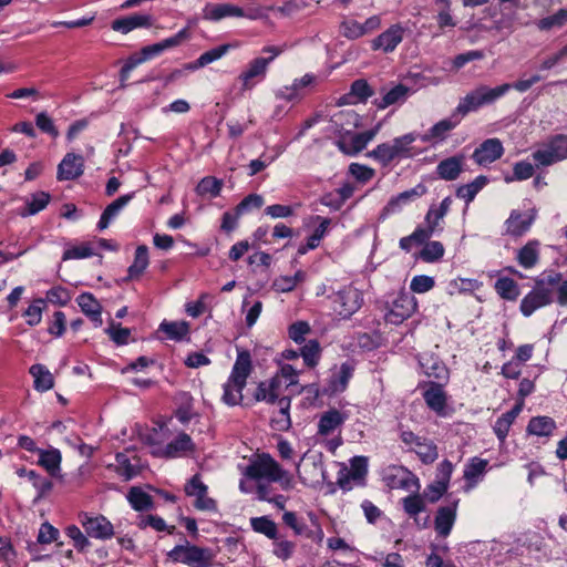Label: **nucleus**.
I'll use <instances>...</instances> for the list:
<instances>
[{
    "label": "nucleus",
    "mask_w": 567,
    "mask_h": 567,
    "mask_svg": "<svg viewBox=\"0 0 567 567\" xmlns=\"http://www.w3.org/2000/svg\"><path fill=\"white\" fill-rule=\"evenodd\" d=\"M150 264L148 260V248L145 245H141L135 250L134 261L128 267V279L138 278Z\"/></svg>",
    "instance_id": "79ce46f5"
},
{
    "label": "nucleus",
    "mask_w": 567,
    "mask_h": 567,
    "mask_svg": "<svg viewBox=\"0 0 567 567\" xmlns=\"http://www.w3.org/2000/svg\"><path fill=\"white\" fill-rule=\"evenodd\" d=\"M190 38L188 28H184L175 35L167 38L161 42L143 47L140 54H134L136 61L141 64L154 56L162 54L165 50L181 45L185 40Z\"/></svg>",
    "instance_id": "1a4fd4ad"
},
{
    "label": "nucleus",
    "mask_w": 567,
    "mask_h": 567,
    "mask_svg": "<svg viewBox=\"0 0 567 567\" xmlns=\"http://www.w3.org/2000/svg\"><path fill=\"white\" fill-rule=\"evenodd\" d=\"M504 154V147L502 142L496 138L485 140L473 153V159L478 165L491 164Z\"/></svg>",
    "instance_id": "dca6fc26"
},
{
    "label": "nucleus",
    "mask_w": 567,
    "mask_h": 567,
    "mask_svg": "<svg viewBox=\"0 0 567 567\" xmlns=\"http://www.w3.org/2000/svg\"><path fill=\"white\" fill-rule=\"evenodd\" d=\"M126 498L132 508L137 512H145L154 508L152 496L140 486H132L128 489Z\"/></svg>",
    "instance_id": "e433bc0d"
},
{
    "label": "nucleus",
    "mask_w": 567,
    "mask_h": 567,
    "mask_svg": "<svg viewBox=\"0 0 567 567\" xmlns=\"http://www.w3.org/2000/svg\"><path fill=\"white\" fill-rule=\"evenodd\" d=\"M488 461L480 457H472L465 465L463 477L466 481V489H472L486 473Z\"/></svg>",
    "instance_id": "bb28decb"
},
{
    "label": "nucleus",
    "mask_w": 567,
    "mask_h": 567,
    "mask_svg": "<svg viewBox=\"0 0 567 567\" xmlns=\"http://www.w3.org/2000/svg\"><path fill=\"white\" fill-rule=\"evenodd\" d=\"M300 355L308 368H315L321 355V348L317 340H309L301 349Z\"/></svg>",
    "instance_id": "864d4df0"
},
{
    "label": "nucleus",
    "mask_w": 567,
    "mask_h": 567,
    "mask_svg": "<svg viewBox=\"0 0 567 567\" xmlns=\"http://www.w3.org/2000/svg\"><path fill=\"white\" fill-rule=\"evenodd\" d=\"M463 156L447 157L437 164L436 174L441 179L455 181L463 171Z\"/></svg>",
    "instance_id": "cd10ccee"
},
{
    "label": "nucleus",
    "mask_w": 567,
    "mask_h": 567,
    "mask_svg": "<svg viewBox=\"0 0 567 567\" xmlns=\"http://www.w3.org/2000/svg\"><path fill=\"white\" fill-rule=\"evenodd\" d=\"M169 559L189 567H212L213 555L208 548L196 545H177L168 553Z\"/></svg>",
    "instance_id": "423d86ee"
},
{
    "label": "nucleus",
    "mask_w": 567,
    "mask_h": 567,
    "mask_svg": "<svg viewBox=\"0 0 567 567\" xmlns=\"http://www.w3.org/2000/svg\"><path fill=\"white\" fill-rule=\"evenodd\" d=\"M372 95H374V91L370 84L365 80L359 79L352 82L350 92L343 96V100H346L344 103L355 104L365 102Z\"/></svg>",
    "instance_id": "c9c22d12"
},
{
    "label": "nucleus",
    "mask_w": 567,
    "mask_h": 567,
    "mask_svg": "<svg viewBox=\"0 0 567 567\" xmlns=\"http://www.w3.org/2000/svg\"><path fill=\"white\" fill-rule=\"evenodd\" d=\"M539 241L533 239L524 245L520 249H518L516 255L518 265L525 269L535 267L539 261Z\"/></svg>",
    "instance_id": "7c9ffc66"
},
{
    "label": "nucleus",
    "mask_w": 567,
    "mask_h": 567,
    "mask_svg": "<svg viewBox=\"0 0 567 567\" xmlns=\"http://www.w3.org/2000/svg\"><path fill=\"white\" fill-rule=\"evenodd\" d=\"M331 298L334 305V310L342 318H350L361 308L363 302L361 292L351 285L334 292Z\"/></svg>",
    "instance_id": "6e6552de"
},
{
    "label": "nucleus",
    "mask_w": 567,
    "mask_h": 567,
    "mask_svg": "<svg viewBox=\"0 0 567 567\" xmlns=\"http://www.w3.org/2000/svg\"><path fill=\"white\" fill-rule=\"evenodd\" d=\"M38 464L42 466L51 476L55 477L60 473L62 455L58 449L38 450Z\"/></svg>",
    "instance_id": "c756f323"
},
{
    "label": "nucleus",
    "mask_w": 567,
    "mask_h": 567,
    "mask_svg": "<svg viewBox=\"0 0 567 567\" xmlns=\"http://www.w3.org/2000/svg\"><path fill=\"white\" fill-rule=\"evenodd\" d=\"M50 199L49 193L38 192L33 194L31 200L27 203L25 208L21 212V216L27 217L38 214L48 206Z\"/></svg>",
    "instance_id": "603ef678"
},
{
    "label": "nucleus",
    "mask_w": 567,
    "mask_h": 567,
    "mask_svg": "<svg viewBox=\"0 0 567 567\" xmlns=\"http://www.w3.org/2000/svg\"><path fill=\"white\" fill-rule=\"evenodd\" d=\"M534 175V166L525 161H520L514 164L513 176L505 177L507 183L513 181H525Z\"/></svg>",
    "instance_id": "338daca9"
},
{
    "label": "nucleus",
    "mask_w": 567,
    "mask_h": 567,
    "mask_svg": "<svg viewBox=\"0 0 567 567\" xmlns=\"http://www.w3.org/2000/svg\"><path fill=\"white\" fill-rule=\"evenodd\" d=\"M76 302L83 313H85L95 327H100L103 323L102 320V307L100 302L90 292H83L78 296Z\"/></svg>",
    "instance_id": "393cba45"
},
{
    "label": "nucleus",
    "mask_w": 567,
    "mask_h": 567,
    "mask_svg": "<svg viewBox=\"0 0 567 567\" xmlns=\"http://www.w3.org/2000/svg\"><path fill=\"white\" fill-rule=\"evenodd\" d=\"M252 370L250 353L246 350L239 351L233 365L230 375L224 384V393L221 401L235 406L241 403L244 395L243 390L247 384V379Z\"/></svg>",
    "instance_id": "f03ea898"
},
{
    "label": "nucleus",
    "mask_w": 567,
    "mask_h": 567,
    "mask_svg": "<svg viewBox=\"0 0 567 567\" xmlns=\"http://www.w3.org/2000/svg\"><path fill=\"white\" fill-rule=\"evenodd\" d=\"M85 534L96 539H110L114 535L112 523L103 515L89 516L86 513L80 515Z\"/></svg>",
    "instance_id": "9d476101"
},
{
    "label": "nucleus",
    "mask_w": 567,
    "mask_h": 567,
    "mask_svg": "<svg viewBox=\"0 0 567 567\" xmlns=\"http://www.w3.org/2000/svg\"><path fill=\"white\" fill-rule=\"evenodd\" d=\"M250 526L254 532L262 534L269 539H277L278 527L277 524L268 516L250 518Z\"/></svg>",
    "instance_id": "49530a36"
},
{
    "label": "nucleus",
    "mask_w": 567,
    "mask_h": 567,
    "mask_svg": "<svg viewBox=\"0 0 567 567\" xmlns=\"http://www.w3.org/2000/svg\"><path fill=\"white\" fill-rule=\"evenodd\" d=\"M153 23L154 19L151 14L133 13L113 20L111 23V28L113 31L127 34L128 32L138 28H151Z\"/></svg>",
    "instance_id": "f3484780"
},
{
    "label": "nucleus",
    "mask_w": 567,
    "mask_h": 567,
    "mask_svg": "<svg viewBox=\"0 0 567 567\" xmlns=\"http://www.w3.org/2000/svg\"><path fill=\"white\" fill-rule=\"evenodd\" d=\"M44 308L45 300L42 298L35 299L23 312L27 324L30 327L38 326L41 322Z\"/></svg>",
    "instance_id": "680f3d73"
},
{
    "label": "nucleus",
    "mask_w": 567,
    "mask_h": 567,
    "mask_svg": "<svg viewBox=\"0 0 567 567\" xmlns=\"http://www.w3.org/2000/svg\"><path fill=\"white\" fill-rule=\"evenodd\" d=\"M30 373L34 378V388L39 391H48L53 388L54 379L52 373L42 364H33Z\"/></svg>",
    "instance_id": "ea45409f"
},
{
    "label": "nucleus",
    "mask_w": 567,
    "mask_h": 567,
    "mask_svg": "<svg viewBox=\"0 0 567 567\" xmlns=\"http://www.w3.org/2000/svg\"><path fill=\"white\" fill-rule=\"evenodd\" d=\"M381 124H378L375 127L368 130L365 132L355 133L351 135L349 138H342L338 142V147L347 155H357L361 151H363L368 143L374 138L380 130Z\"/></svg>",
    "instance_id": "4468645a"
},
{
    "label": "nucleus",
    "mask_w": 567,
    "mask_h": 567,
    "mask_svg": "<svg viewBox=\"0 0 567 567\" xmlns=\"http://www.w3.org/2000/svg\"><path fill=\"white\" fill-rule=\"evenodd\" d=\"M488 179L486 176L480 175L474 181L468 184L461 185L456 188V196L463 199L466 206L470 205L475 198V196L483 189V187L487 184Z\"/></svg>",
    "instance_id": "4c0bfd02"
},
{
    "label": "nucleus",
    "mask_w": 567,
    "mask_h": 567,
    "mask_svg": "<svg viewBox=\"0 0 567 567\" xmlns=\"http://www.w3.org/2000/svg\"><path fill=\"white\" fill-rule=\"evenodd\" d=\"M461 122V118L453 112L447 118H443L435 123L426 133L419 134L423 143L436 145L444 142L450 132L453 131Z\"/></svg>",
    "instance_id": "9b49d317"
},
{
    "label": "nucleus",
    "mask_w": 567,
    "mask_h": 567,
    "mask_svg": "<svg viewBox=\"0 0 567 567\" xmlns=\"http://www.w3.org/2000/svg\"><path fill=\"white\" fill-rule=\"evenodd\" d=\"M423 399L430 410L435 412L439 416L446 415L447 395L443 389V384L431 381L426 383L423 391Z\"/></svg>",
    "instance_id": "ddd939ff"
},
{
    "label": "nucleus",
    "mask_w": 567,
    "mask_h": 567,
    "mask_svg": "<svg viewBox=\"0 0 567 567\" xmlns=\"http://www.w3.org/2000/svg\"><path fill=\"white\" fill-rule=\"evenodd\" d=\"M458 501H454L447 506H441L436 511L434 518V528L441 537H447L456 520Z\"/></svg>",
    "instance_id": "aec40b11"
},
{
    "label": "nucleus",
    "mask_w": 567,
    "mask_h": 567,
    "mask_svg": "<svg viewBox=\"0 0 567 567\" xmlns=\"http://www.w3.org/2000/svg\"><path fill=\"white\" fill-rule=\"evenodd\" d=\"M269 60L265 58H256L251 60L246 70H244L238 79L241 82L243 90H251L259 81H262L268 71Z\"/></svg>",
    "instance_id": "f8f14e48"
},
{
    "label": "nucleus",
    "mask_w": 567,
    "mask_h": 567,
    "mask_svg": "<svg viewBox=\"0 0 567 567\" xmlns=\"http://www.w3.org/2000/svg\"><path fill=\"white\" fill-rule=\"evenodd\" d=\"M310 332V326L307 321H297L292 323L288 329L289 338L296 343H302L306 341V336Z\"/></svg>",
    "instance_id": "774afa93"
},
{
    "label": "nucleus",
    "mask_w": 567,
    "mask_h": 567,
    "mask_svg": "<svg viewBox=\"0 0 567 567\" xmlns=\"http://www.w3.org/2000/svg\"><path fill=\"white\" fill-rule=\"evenodd\" d=\"M243 474L254 481L280 482L284 489L291 487L288 473L269 454H258L243 471Z\"/></svg>",
    "instance_id": "7ed1b4c3"
},
{
    "label": "nucleus",
    "mask_w": 567,
    "mask_h": 567,
    "mask_svg": "<svg viewBox=\"0 0 567 567\" xmlns=\"http://www.w3.org/2000/svg\"><path fill=\"white\" fill-rule=\"evenodd\" d=\"M230 49V44H221L219 47L213 48L203 54L196 60V66H206L209 63H213L220 58H223Z\"/></svg>",
    "instance_id": "69168bd1"
},
{
    "label": "nucleus",
    "mask_w": 567,
    "mask_h": 567,
    "mask_svg": "<svg viewBox=\"0 0 567 567\" xmlns=\"http://www.w3.org/2000/svg\"><path fill=\"white\" fill-rule=\"evenodd\" d=\"M17 475L19 477H27L32 483L33 487L38 492L37 496L39 498L49 494L53 488V483L50 480L41 476L33 470H27L25 467L18 468Z\"/></svg>",
    "instance_id": "f704fd0d"
},
{
    "label": "nucleus",
    "mask_w": 567,
    "mask_h": 567,
    "mask_svg": "<svg viewBox=\"0 0 567 567\" xmlns=\"http://www.w3.org/2000/svg\"><path fill=\"white\" fill-rule=\"evenodd\" d=\"M64 533L73 542V546L78 551L83 553L91 546L89 536L82 533L76 525L66 526Z\"/></svg>",
    "instance_id": "13d9d810"
},
{
    "label": "nucleus",
    "mask_w": 567,
    "mask_h": 567,
    "mask_svg": "<svg viewBox=\"0 0 567 567\" xmlns=\"http://www.w3.org/2000/svg\"><path fill=\"white\" fill-rule=\"evenodd\" d=\"M352 372L353 369L350 364L342 363L340 369L330 375L328 386L322 391V393L331 395L344 391L352 377Z\"/></svg>",
    "instance_id": "b1692460"
},
{
    "label": "nucleus",
    "mask_w": 567,
    "mask_h": 567,
    "mask_svg": "<svg viewBox=\"0 0 567 567\" xmlns=\"http://www.w3.org/2000/svg\"><path fill=\"white\" fill-rule=\"evenodd\" d=\"M282 522L286 526L290 527L296 535L312 537L311 529L308 528L307 524L300 519L295 512H285Z\"/></svg>",
    "instance_id": "5fc2aeb1"
},
{
    "label": "nucleus",
    "mask_w": 567,
    "mask_h": 567,
    "mask_svg": "<svg viewBox=\"0 0 567 567\" xmlns=\"http://www.w3.org/2000/svg\"><path fill=\"white\" fill-rule=\"evenodd\" d=\"M413 451L424 464H432L439 456L437 447L433 441L424 439Z\"/></svg>",
    "instance_id": "bf43d9fd"
},
{
    "label": "nucleus",
    "mask_w": 567,
    "mask_h": 567,
    "mask_svg": "<svg viewBox=\"0 0 567 567\" xmlns=\"http://www.w3.org/2000/svg\"><path fill=\"white\" fill-rule=\"evenodd\" d=\"M404 29L400 24H393L371 42L373 50L392 52L403 40Z\"/></svg>",
    "instance_id": "6ab92c4d"
},
{
    "label": "nucleus",
    "mask_w": 567,
    "mask_h": 567,
    "mask_svg": "<svg viewBox=\"0 0 567 567\" xmlns=\"http://www.w3.org/2000/svg\"><path fill=\"white\" fill-rule=\"evenodd\" d=\"M194 451L195 444L192 437L188 434L182 432L173 441L165 445L162 454L167 458H176Z\"/></svg>",
    "instance_id": "5701e85b"
},
{
    "label": "nucleus",
    "mask_w": 567,
    "mask_h": 567,
    "mask_svg": "<svg viewBox=\"0 0 567 567\" xmlns=\"http://www.w3.org/2000/svg\"><path fill=\"white\" fill-rule=\"evenodd\" d=\"M116 473L124 478V481H130L134 476L137 475L138 471L136 467L130 462V458L124 453H117L116 456Z\"/></svg>",
    "instance_id": "0e129e2a"
},
{
    "label": "nucleus",
    "mask_w": 567,
    "mask_h": 567,
    "mask_svg": "<svg viewBox=\"0 0 567 567\" xmlns=\"http://www.w3.org/2000/svg\"><path fill=\"white\" fill-rule=\"evenodd\" d=\"M279 411L278 416L271 420L272 424L277 430H287L291 425L289 409H290V398L282 396L277 400Z\"/></svg>",
    "instance_id": "3c124183"
},
{
    "label": "nucleus",
    "mask_w": 567,
    "mask_h": 567,
    "mask_svg": "<svg viewBox=\"0 0 567 567\" xmlns=\"http://www.w3.org/2000/svg\"><path fill=\"white\" fill-rule=\"evenodd\" d=\"M420 138L419 133L410 132L392 140L398 158H410L414 156L412 144Z\"/></svg>",
    "instance_id": "58836bf2"
},
{
    "label": "nucleus",
    "mask_w": 567,
    "mask_h": 567,
    "mask_svg": "<svg viewBox=\"0 0 567 567\" xmlns=\"http://www.w3.org/2000/svg\"><path fill=\"white\" fill-rule=\"evenodd\" d=\"M561 280V272L547 270L535 278L533 289L522 299L519 310L530 317L536 310L554 302L555 289Z\"/></svg>",
    "instance_id": "f257e3e1"
},
{
    "label": "nucleus",
    "mask_w": 567,
    "mask_h": 567,
    "mask_svg": "<svg viewBox=\"0 0 567 567\" xmlns=\"http://www.w3.org/2000/svg\"><path fill=\"white\" fill-rule=\"evenodd\" d=\"M278 385L279 382L276 379L269 382H260L256 389L255 399L271 404L275 403L279 399L277 393Z\"/></svg>",
    "instance_id": "09e8293b"
},
{
    "label": "nucleus",
    "mask_w": 567,
    "mask_h": 567,
    "mask_svg": "<svg viewBox=\"0 0 567 567\" xmlns=\"http://www.w3.org/2000/svg\"><path fill=\"white\" fill-rule=\"evenodd\" d=\"M159 331L171 340L181 341L189 333V324L186 321H163Z\"/></svg>",
    "instance_id": "c03bdc74"
},
{
    "label": "nucleus",
    "mask_w": 567,
    "mask_h": 567,
    "mask_svg": "<svg viewBox=\"0 0 567 567\" xmlns=\"http://www.w3.org/2000/svg\"><path fill=\"white\" fill-rule=\"evenodd\" d=\"M416 300L413 296L401 292L386 307L384 320L386 323L401 324L416 311Z\"/></svg>",
    "instance_id": "0eeeda50"
},
{
    "label": "nucleus",
    "mask_w": 567,
    "mask_h": 567,
    "mask_svg": "<svg viewBox=\"0 0 567 567\" xmlns=\"http://www.w3.org/2000/svg\"><path fill=\"white\" fill-rule=\"evenodd\" d=\"M368 155L384 167L390 165L393 161L399 159L392 143L379 144Z\"/></svg>",
    "instance_id": "de8ad7c7"
},
{
    "label": "nucleus",
    "mask_w": 567,
    "mask_h": 567,
    "mask_svg": "<svg viewBox=\"0 0 567 567\" xmlns=\"http://www.w3.org/2000/svg\"><path fill=\"white\" fill-rule=\"evenodd\" d=\"M411 485L415 487V493L412 495H409L402 499L403 509L404 512L411 516L414 517L419 515L421 512L425 509V503L423 499V496H421L417 491L420 488L419 480L414 476H412L409 480H404L401 483L402 487L410 488Z\"/></svg>",
    "instance_id": "412c9836"
},
{
    "label": "nucleus",
    "mask_w": 567,
    "mask_h": 567,
    "mask_svg": "<svg viewBox=\"0 0 567 567\" xmlns=\"http://www.w3.org/2000/svg\"><path fill=\"white\" fill-rule=\"evenodd\" d=\"M567 23V9H559L556 13L540 19L537 22L539 30L548 31L554 28H561Z\"/></svg>",
    "instance_id": "052dcab7"
},
{
    "label": "nucleus",
    "mask_w": 567,
    "mask_h": 567,
    "mask_svg": "<svg viewBox=\"0 0 567 567\" xmlns=\"http://www.w3.org/2000/svg\"><path fill=\"white\" fill-rule=\"evenodd\" d=\"M223 188V181L214 176H206L199 181L196 186V193L199 196L209 195L210 197L219 196Z\"/></svg>",
    "instance_id": "8fccbe9b"
},
{
    "label": "nucleus",
    "mask_w": 567,
    "mask_h": 567,
    "mask_svg": "<svg viewBox=\"0 0 567 567\" xmlns=\"http://www.w3.org/2000/svg\"><path fill=\"white\" fill-rule=\"evenodd\" d=\"M494 288L499 297L505 300L514 301L519 296L518 284L509 277L498 278L494 285Z\"/></svg>",
    "instance_id": "a18cd8bd"
},
{
    "label": "nucleus",
    "mask_w": 567,
    "mask_h": 567,
    "mask_svg": "<svg viewBox=\"0 0 567 567\" xmlns=\"http://www.w3.org/2000/svg\"><path fill=\"white\" fill-rule=\"evenodd\" d=\"M132 198L133 194L122 195L110 205H107L100 217L97 228L100 230L107 228L110 223L120 214V212L130 203Z\"/></svg>",
    "instance_id": "2f4dec72"
},
{
    "label": "nucleus",
    "mask_w": 567,
    "mask_h": 567,
    "mask_svg": "<svg viewBox=\"0 0 567 567\" xmlns=\"http://www.w3.org/2000/svg\"><path fill=\"white\" fill-rule=\"evenodd\" d=\"M315 81L312 74H305L300 79H296L290 86H285L279 91L278 96L286 101H293L299 97V91L303 87L311 85Z\"/></svg>",
    "instance_id": "37998d69"
},
{
    "label": "nucleus",
    "mask_w": 567,
    "mask_h": 567,
    "mask_svg": "<svg viewBox=\"0 0 567 567\" xmlns=\"http://www.w3.org/2000/svg\"><path fill=\"white\" fill-rule=\"evenodd\" d=\"M84 171V158L74 153H68L58 166L56 178L59 181H73L80 177Z\"/></svg>",
    "instance_id": "a211bd4d"
},
{
    "label": "nucleus",
    "mask_w": 567,
    "mask_h": 567,
    "mask_svg": "<svg viewBox=\"0 0 567 567\" xmlns=\"http://www.w3.org/2000/svg\"><path fill=\"white\" fill-rule=\"evenodd\" d=\"M227 17H245L241 8L231 3H218L207 6L204 10V18L212 21H218ZM249 19H257L261 17L259 11H252L246 14Z\"/></svg>",
    "instance_id": "2eb2a0df"
},
{
    "label": "nucleus",
    "mask_w": 567,
    "mask_h": 567,
    "mask_svg": "<svg viewBox=\"0 0 567 567\" xmlns=\"http://www.w3.org/2000/svg\"><path fill=\"white\" fill-rule=\"evenodd\" d=\"M137 526L141 529L151 527V528L155 529L156 532H167L168 534H173L174 529H175V526H167V524L165 523V520L162 517H159L157 515H152V514L141 516L137 522Z\"/></svg>",
    "instance_id": "6e6d98bb"
},
{
    "label": "nucleus",
    "mask_w": 567,
    "mask_h": 567,
    "mask_svg": "<svg viewBox=\"0 0 567 567\" xmlns=\"http://www.w3.org/2000/svg\"><path fill=\"white\" fill-rule=\"evenodd\" d=\"M445 249L441 241H429L421 249L419 257L425 262H435L444 256Z\"/></svg>",
    "instance_id": "4d7b16f0"
},
{
    "label": "nucleus",
    "mask_w": 567,
    "mask_h": 567,
    "mask_svg": "<svg viewBox=\"0 0 567 567\" xmlns=\"http://www.w3.org/2000/svg\"><path fill=\"white\" fill-rule=\"evenodd\" d=\"M555 429L556 423L549 416L532 417L527 425V432L537 436H549Z\"/></svg>",
    "instance_id": "a19ab883"
},
{
    "label": "nucleus",
    "mask_w": 567,
    "mask_h": 567,
    "mask_svg": "<svg viewBox=\"0 0 567 567\" xmlns=\"http://www.w3.org/2000/svg\"><path fill=\"white\" fill-rule=\"evenodd\" d=\"M509 90V83H504L496 87L480 85L476 89L468 92L463 99H461L454 113L460 118H462L468 113L475 112L484 105L494 103L496 100L505 95Z\"/></svg>",
    "instance_id": "20e7f679"
},
{
    "label": "nucleus",
    "mask_w": 567,
    "mask_h": 567,
    "mask_svg": "<svg viewBox=\"0 0 567 567\" xmlns=\"http://www.w3.org/2000/svg\"><path fill=\"white\" fill-rule=\"evenodd\" d=\"M410 89L403 84H398L386 91L381 99H375L373 104L379 110H384L393 104L402 103L406 100Z\"/></svg>",
    "instance_id": "72a5a7b5"
},
{
    "label": "nucleus",
    "mask_w": 567,
    "mask_h": 567,
    "mask_svg": "<svg viewBox=\"0 0 567 567\" xmlns=\"http://www.w3.org/2000/svg\"><path fill=\"white\" fill-rule=\"evenodd\" d=\"M59 536V529L51 525L49 522H44L39 528L37 542L41 545H49L53 542H58ZM63 543H56L58 547H61Z\"/></svg>",
    "instance_id": "e2e57ef3"
},
{
    "label": "nucleus",
    "mask_w": 567,
    "mask_h": 567,
    "mask_svg": "<svg viewBox=\"0 0 567 567\" xmlns=\"http://www.w3.org/2000/svg\"><path fill=\"white\" fill-rule=\"evenodd\" d=\"M347 420V414L337 409L326 411L318 423V433L321 435H329L338 427H340Z\"/></svg>",
    "instance_id": "c85d7f7f"
},
{
    "label": "nucleus",
    "mask_w": 567,
    "mask_h": 567,
    "mask_svg": "<svg viewBox=\"0 0 567 567\" xmlns=\"http://www.w3.org/2000/svg\"><path fill=\"white\" fill-rule=\"evenodd\" d=\"M420 367L424 374L439 381L449 379V370L446 365L437 358L431 354H423L419 359Z\"/></svg>",
    "instance_id": "a878e982"
},
{
    "label": "nucleus",
    "mask_w": 567,
    "mask_h": 567,
    "mask_svg": "<svg viewBox=\"0 0 567 567\" xmlns=\"http://www.w3.org/2000/svg\"><path fill=\"white\" fill-rule=\"evenodd\" d=\"M426 186L423 184H417L415 187L404 190L396 196L392 197L386 209L389 212H396L399 210L403 205H406L410 202H413L420 197H422L426 193Z\"/></svg>",
    "instance_id": "473e14b6"
},
{
    "label": "nucleus",
    "mask_w": 567,
    "mask_h": 567,
    "mask_svg": "<svg viewBox=\"0 0 567 567\" xmlns=\"http://www.w3.org/2000/svg\"><path fill=\"white\" fill-rule=\"evenodd\" d=\"M534 219L535 216L533 214H522L518 210H512L505 221L506 233L514 237H520L529 230Z\"/></svg>",
    "instance_id": "4be33fe9"
},
{
    "label": "nucleus",
    "mask_w": 567,
    "mask_h": 567,
    "mask_svg": "<svg viewBox=\"0 0 567 567\" xmlns=\"http://www.w3.org/2000/svg\"><path fill=\"white\" fill-rule=\"evenodd\" d=\"M532 157L537 166H550L567 159V134H555L533 152Z\"/></svg>",
    "instance_id": "39448f33"
}]
</instances>
